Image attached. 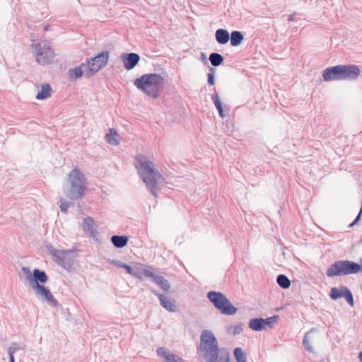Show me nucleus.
<instances>
[{
	"label": "nucleus",
	"instance_id": "20e7f679",
	"mask_svg": "<svg viewBox=\"0 0 362 362\" xmlns=\"http://www.w3.org/2000/svg\"><path fill=\"white\" fill-rule=\"evenodd\" d=\"M165 78L159 74H146L137 78L134 85L147 97L157 99L165 88Z\"/></svg>",
	"mask_w": 362,
	"mask_h": 362
},
{
	"label": "nucleus",
	"instance_id": "423d86ee",
	"mask_svg": "<svg viewBox=\"0 0 362 362\" xmlns=\"http://www.w3.org/2000/svg\"><path fill=\"white\" fill-rule=\"evenodd\" d=\"M31 50L35 60L40 65L49 64L55 57L51 42L48 40H43L39 42H33Z\"/></svg>",
	"mask_w": 362,
	"mask_h": 362
},
{
	"label": "nucleus",
	"instance_id": "f257e3e1",
	"mask_svg": "<svg viewBox=\"0 0 362 362\" xmlns=\"http://www.w3.org/2000/svg\"><path fill=\"white\" fill-rule=\"evenodd\" d=\"M19 275L28 283L33 293L40 301L52 307L58 305L57 299L49 288L44 285L48 281V276L45 272L35 269L32 272L29 268L22 267Z\"/></svg>",
	"mask_w": 362,
	"mask_h": 362
},
{
	"label": "nucleus",
	"instance_id": "2eb2a0df",
	"mask_svg": "<svg viewBox=\"0 0 362 362\" xmlns=\"http://www.w3.org/2000/svg\"><path fill=\"white\" fill-rule=\"evenodd\" d=\"M82 230L88 233L92 238H95L97 235V225L91 217H85L80 222Z\"/></svg>",
	"mask_w": 362,
	"mask_h": 362
},
{
	"label": "nucleus",
	"instance_id": "393cba45",
	"mask_svg": "<svg viewBox=\"0 0 362 362\" xmlns=\"http://www.w3.org/2000/svg\"><path fill=\"white\" fill-rule=\"evenodd\" d=\"M129 238L126 235H113L111 238L112 243L117 248H122L127 245Z\"/></svg>",
	"mask_w": 362,
	"mask_h": 362
},
{
	"label": "nucleus",
	"instance_id": "1a4fd4ad",
	"mask_svg": "<svg viewBox=\"0 0 362 362\" xmlns=\"http://www.w3.org/2000/svg\"><path fill=\"white\" fill-rule=\"evenodd\" d=\"M109 59V53L103 52L93 58L90 59L86 63H83L86 71V77H90L99 70L106 66Z\"/></svg>",
	"mask_w": 362,
	"mask_h": 362
},
{
	"label": "nucleus",
	"instance_id": "a211bd4d",
	"mask_svg": "<svg viewBox=\"0 0 362 362\" xmlns=\"http://www.w3.org/2000/svg\"><path fill=\"white\" fill-rule=\"evenodd\" d=\"M105 141L112 146H118L121 142V136L115 129H110L105 134Z\"/></svg>",
	"mask_w": 362,
	"mask_h": 362
},
{
	"label": "nucleus",
	"instance_id": "a878e982",
	"mask_svg": "<svg viewBox=\"0 0 362 362\" xmlns=\"http://www.w3.org/2000/svg\"><path fill=\"white\" fill-rule=\"evenodd\" d=\"M264 323L262 318H253L249 322V327L255 331H261L265 329Z\"/></svg>",
	"mask_w": 362,
	"mask_h": 362
},
{
	"label": "nucleus",
	"instance_id": "7c9ffc66",
	"mask_svg": "<svg viewBox=\"0 0 362 362\" xmlns=\"http://www.w3.org/2000/svg\"><path fill=\"white\" fill-rule=\"evenodd\" d=\"M210 62L213 66H218L223 62V57L218 53H212L209 56Z\"/></svg>",
	"mask_w": 362,
	"mask_h": 362
},
{
	"label": "nucleus",
	"instance_id": "f704fd0d",
	"mask_svg": "<svg viewBox=\"0 0 362 362\" xmlns=\"http://www.w3.org/2000/svg\"><path fill=\"white\" fill-rule=\"evenodd\" d=\"M278 317L277 316H272L270 317H268L267 319H264V321L265 322L264 326L265 329L267 327H271L273 324H275L277 322Z\"/></svg>",
	"mask_w": 362,
	"mask_h": 362
},
{
	"label": "nucleus",
	"instance_id": "6e6552de",
	"mask_svg": "<svg viewBox=\"0 0 362 362\" xmlns=\"http://www.w3.org/2000/svg\"><path fill=\"white\" fill-rule=\"evenodd\" d=\"M209 300L214 304L222 314L232 315L236 313L237 308H235L228 298L221 293L209 291L207 293Z\"/></svg>",
	"mask_w": 362,
	"mask_h": 362
},
{
	"label": "nucleus",
	"instance_id": "a19ab883",
	"mask_svg": "<svg viewBox=\"0 0 362 362\" xmlns=\"http://www.w3.org/2000/svg\"><path fill=\"white\" fill-rule=\"evenodd\" d=\"M225 362H229L228 360H226Z\"/></svg>",
	"mask_w": 362,
	"mask_h": 362
},
{
	"label": "nucleus",
	"instance_id": "f8f14e48",
	"mask_svg": "<svg viewBox=\"0 0 362 362\" xmlns=\"http://www.w3.org/2000/svg\"><path fill=\"white\" fill-rule=\"evenodd\" d=\"M341 81L355 80L360 75L361 70L356 65H339Z\"/></svg>",
	"mask_w": 362,
	"mask_h": 362
},
{
	"label": "nucleus",
	"instance_id": "9b49d317",
	"mask_svg": "<svg viewBox=\"0 0 362 362\" xmlns=\"http://www.w3.org/2000/svg\"><path fill=\"white\" fill-rule=\"evenodd\" d=\"M329 296L333 300L344 297L351 306H354V300L351 292L346 286H341L339 288L333 287L331 288Z\"/></svg>",
	"mask_w": 362,
	"mask_h": 362
},
{
	"label": "nucleus",
	"instance_id": "473e14b6",
	"mask_svg": "<svg viewBox=\"0 0 362 362\" xmlns=\"http://www.w3.org/2000/svg\"><path fill=\"white\" fill-rule=\"evenodd\" d=\"M112 263L118 267H120V268H124L127 270V272H128V274H131L132 275V273H133V267H130L120 261H118V260H114L112 262Z\"/></svg>",
	"mask_w": 362,
	"mask_h": 362
},
{
	"label": "nucleus",
	"instance_id": "c756f323",
	"mask_svg": "<svg viewBox=\"0 0 362 362\" xmlns=\"http://www.w3.org/2000/svg\"><path fill=\"white\" fill-rule=\"evenodd\" d=\"M233 354L236 362H247L246 354L240 347H236L233 351Z\"/></svg>",
	"mask_w": 362,
	"mask_h": 362
},
{
	"label": "nucleus",
	"instance_id": "0eeeda50",
	"mask_svg": "<svg viewBox=\"0 0 362 362\" xmlns=\"http://www.w3.org/2000/svg\"><path fill=\"white\" fill-rule=\"evenodd\" d=\"M362 268L358 263L349 260H339L331 264L327 270L328 277L348 276L360 272Z\"/></svg>",
	"mask_w": 362,
	"mask_h": 362
},
{
	"label": "nucleus",
	"instance_id": "2f4dec72",
	"mask_svg": "<svg viewBox=\"0 0 362 362\" xmlns=\"http://www.w3.org/2000/svg\"><path fill=\"white\" fill-rule=\"evenodd\" d=\"M276 281L277 284L283 288H288L291 286L290 280L284 274L279 275L277 276Z\"/></svg>",
	"mask_w": 362,
	"mask_h": 362
},
{
	"label": "nucleus",
	"instance_id": "b1692460",
	"mask_svg": "<svg viewBox=\"0 0 362 362\" xmlns=\"http://www.w3.org/2000/svg\"><path fill=\"white\" fill-rule=\"evenodd\" d=\"M215 37L216 41L221 45L226 44L230 39L228 31L222 28L218 29L216 31Z\"/></svg>",
	"mask_w": 362,
	"mask_h": 362
},
{
	"label": "nucleus",
	"instance_id": "4be33fe9",
	"mask_svg": "<svg viewBox=\"0 0 362 362\" xmlns=\"http://www.w3.org/2000/svg\"><path fill=\"white\" fill-rule=\"evenodd\" d=\"M52 88L47 83L42 84L36 95V99L38 100H45L51 96Z\"/></svg>",
	"mask_w": 362,
	"mask_h": 362
},
{
	"label": "nucleus",
	"instance_id": "cd10ccee",
	"mask_svg": "<svg viewBox=\"0 0 362 362\" xmlns=\"http://www.w3.org/2000/svg\"><path fill=\"white\" fill-rule=\"evenodd\" d=\"M226 330L229 334L233 336L238 335L240 334L243 331V325L241 323L232 325L227 327Z\"/></svg>",
	"mask_w": 362,
	"mask_h": 362
},
{
	"label": "nucleus",
	"instance_id": "f3484780",
	"mask_svg": "<svg viewBox=\"0 0 362 362\" xmlns=\"http://www.w3.org/2000/svg\"><path fill=\"white\" fill-rule=\"evenodd\" d=\"M121 59L124 66L127 70L133 69L140 60V57L136 53L123 54L121 55Z\"/></svg>",
	"mask_w": 362,
	"mask_h": 362
},
{
	"label": "nucleus",
	"instance_id": "4468645a",
	"mask_svg": "<svg viewBox=\"0 0 362 362\" xmlns=\"http://www.w3.org/2000/svg\"><path fill=\"white\" fill-rule=\"evenodd\" d=\"M158 356L163 362H185L182 358L165 347H160L156 351Z\"/></svg>",
	"mask_w": 362,
	"mask_h": 362
},
{
	"label": "nucleus",
	"instance_id": "4c0bfd02",
	"mask_svg": "<svg viewBox=\"0 0 362 362\" xmlns=\"http://www.w3.org/2000/svg\"><path fill=\"white\" fill-rule=\"evenodd\" d=\"M200 59L203 62L204 64H207V57L206 54L202 53L200 56Z\"/></svg>",
	"mask_w": 362,
	"mask_h": 362
},
{
	"label": "nucleus",
	"instance_id": "bb28decb",
	"mask_svg": "<svg viewBox=\"0 0 362 362\" xmlns=\"http://www.w3.org/2000/svg\"><path fill=\"white\" fill-rule=\"evenodd\" d=\"M243 35L239 31H233L230 35V44L233 47L240 45L243 41Z\"/></svg>",
	"mask_w": 362,
	"mask_h": 362
},
{
	"label": "nucleus",
	"instance_id": "f03ea898",
	"mask_svg": "<svg viewBox=\"0 0 362 362\" xmlns=\"http://www.w3.org/2000/svg\"><path fill=\"white\" fill-rule=\"evenodd\" d=\"M134 165L146 187L156 195V191L165 183L164 177L154 168L152 161L143 154L136 156Z\"/></svg>",
	"mask_w": 362,
	"mask_h": 362
},
{
	"label": "nucleus",
	"instance_id": "7ed1b4c3",
	"mask_svg": "<svg viewBox=\"0 0 362 362\" xmlns=\"http://www.w3.org/2000/svg\"><path fill=\"white\" fill-rule=\"evenodd\" d=\"M87 178L80 168L75 166L67 175L62 185L63 194L70 200L81 199L87 189Z\"/></svg>",
	"mask_w": 362,
	"mask_h": 362
},
{
	"label": "nucleus",
	"instance_id": "ddd939ff",
	"mask_svg": "<svg viewBox=\"0 0 362 362\" xmlns=\"http://www.w3.org/2000/svg\"><path fill=\"white\" fill-rule=\"evenodd\" d=\"M155 272L154 268L151 266L136 264L133 267V273H132V275L142 279L144 277L151 278Z\"/></svg>",
	"mask_w": 362,
	"mask_h": 362
},
{
	"label": "nucleus",
	"instance_id": "58836bf2",
	"mask_svg": "<svg viewBox=\"0 0 362 362\" xmlns=\"http://www.w3.org/2000/svg\"><path fill=\"white\" fill-rule=\"evenodd\" d=\"M358 358H359L360 361L362 362V351L360 352V354L358 355Z\"/></svg>",
	"mask_w": 362,
	"mask_h": 362
},
{
	"label": "nucleus",
	"instance_id": "c85d7f7f",
	"mask_svg": "<svg viewBox=\"0 0 362 362\" xmlns=\"http://www.w3.org/2000/svg\"><path fill=\"white\" fill-rule=\"evenodd\" d=\"M211 98L214 101V103L216 107V109L218 110V113H219V115L222 117V118H224L225 117H226L227 114H226L223 111V107H222V104H221V100H220V98L219 96L218 95V94L215 93L212 96H211Z\"/></svg>",
	"mask_w": 362,
	"mask_h": 362
},
{
	"label": "nucleus",
	"instance_id": "72a5a7b5",
	"mask_svg": "<svg viewBox=\"0 0 362 362\" xmlns=\"http://www.w3.org/2000/svg\"><path fill=\"white\" fill-rule=\"evenodd\" d=\"M59 202H60V204H59L60 210L64 213H66L67 210L71 206V203L69 201H67L64 198L60 199Z\"/></svg>",
	"mask_w": 362,
	"mask_h": 362
},
{
	"label": "nucleus",
	"instance_id": "ea45409f",
	"mask_svg": "<svg viewBox=\"0 0 362 362\" xmlns=\"http://www.w3.org/2000/svg\"><path fill=\"white\" fill-rule=\"evenodd\" d=\"M289 21H292L293 20V18L292 16H290L289 18H288Z\"/></svg>",
	"mask_w": 362,
	"mask_h": 362
},
{
	"label": "nucleus",
	"instance_id": "6ab92c4d",
	"mask_svg": "<svg viewBox=\"0 0 362 362\" xmlns=\"http://www.w3.org/2000/svg\"><path fill=\"white\" fill-rule=\"evenodd\" d=\"M316 332V330L313 329L311 330H310L309 332H306L305 336H304V339L303 340V344L305 347V349L310 352V353H314L315 352V349L314 347L312 346V343L314 340V337H313V334Z\"/></svg>",
	"mask_w": 362,
	"mask_h": 362
},
{
	"label": "nucleus",
	"instance_id": "39448f33",
	"mask_svg": "<svg viewBox=\"0 0 362 362\" xmlns=\"http://www.w3.org/2000/svg\"><path fill=\"white\" fill-rule=\"evenodd\" d=\"M199 351L206 362H214L219 356L217 339L214 332L209 329L202 331L200 337Z\"/></svg>",
	"mask_w": 362,
	"mask_h": 362
},
{
	"label": "nucleus",
	"instance_id": "5701e85b",
	"mask_svg": "<svg viewBox=\"0 0 362 362\" xmlns=\"http://www.w3.org/2000/svg\"><path fill=\"white\" fill-rule=\"evenodd\" d=\"M160 305L168 311L175 312L176 310V305L174 302L168 299V298L162 294H158Z\"/></svg>",
	"mask_w": 362,
	"mask_h": 362
},
{
	"label": "nucleus",
	"instance_id": "e433bc0d",
	"mask_svg": "<svg viewBox=\"0 0 362 362\" xmlns=\"http://www.w3.org/2000/svg\"><path fill=\"white\" fill-rule=\"evenodd\" d=\"M13 353H14V351L12 350L11 348H10L8 349L9 362H15L14 361Z\"/></svg>",
	"mask_w": 362,
	"mask_h": 362
},
{
	"label": "nucleus",
	"instance_id": "aec40b11",
	"mask_svg": "<svg viewBox=\"0 0 362 362\" xmlns=\"http://www.w3.org/2000/svg\"><path fill=\"white\" fill-rule=\"evenodd\" d=\"M151 279L163 291H168L170 288V284L167 279L161 275L157 274L156 272L153 274Z\"/></svg>",
	"mask_w": 362,
	"mask_h": 362
},
{
	"label": "nucleus",
	"instance_id": "9d476101",
	"mask_svg": "<svg viewBox=\"0 0 362 362\" xmlns=\"http://www.w3.org/2000/svg\"><path fill=\"white\" fill-rule=\"evenodd\" d=\"M47 252L54 260L64 269H69L72 264V254L70 251L57 250L51 245L47 246Z\"/></svg>",
	"mask_w": 362,
	"mask_h": 362
},
{
	"label": "nucleus",
	"instance_id": "412c9836",
	"mask_svg": "<svg viewBox=\"0 0 362 362\" xmlns=\"http://www.w3.org/2000/svg\"><path fill=\"white\" fill-rule=\"evenodd\" d=\"M82 76H86V71L83 69V64L80 66L69 69L68 71V76L71 81H76Z\"/></svg>",
	"mask_w": 362,
	"mask_h": 362
},
{
	"label": "nucleus",
	"instance_id": "dca6fc26",
	"mask_svg": "<svg viewBox=\"0 0 362 362\" xmlns=\"http://www.w3.org/2000/svg\"><path fill=\"white\" fill-rule=\"evenodd\" d=\"M322 77L323 80L326 82L341 81L340 66L337 65L325 69L322 73Z\"/></svg>",
	"mask_w": 362,
	"mask_h": 362
},
{
	"label": "nucleus",
	"instance_id": "c9c22d12",
	"mask_svg": "<svg viewBox=\"0 0 362 362\" xmlns=\"http://www.w3.org/2000/svg\"><path fill=\"white\" fill-rule=\"evenodd\" d=\"M207 77H208V83L210 85H214L215 83L214 74L209 73L207 74Z\"/></svg>",
	"mask_w": 362,
	"mask_h": 362
}]
</instances>
